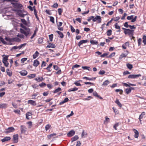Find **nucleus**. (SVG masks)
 Masks as SVG:
<instances>
[{
	"label": "nucleus",
	"instance_id": "obj_1",
	"mask_svg": "<svg viewBox=\"0 0 146 146\" xmlns=\"http://www.w3.org/2000/svg\"><path fill=\"white\" fill-rule=\"evenodd\" d=\"M20 26L22 28L25 30V31L24 30L22 29H20V30L21 33L22 34H24L26 36H27L30 32V29L24 26L22 24H21Z\"/></svg>",
	"mask_w": 146,
	"mask_h": 146
},
{
	"label": "nucleus",
	"instance_id": "obj_2",
	"mask_svg": "<svg viewBox=\"0 0 146 146\" xmlns=\"http://www.w3.org/2000/svg\"><path fill=\"white\" fill-rule=\"evenodd\" d=\"M102 19L100 16L96 15L95 17L94 16V18L93 19V21L94 22L97 21L98 23H100L102 22Z\"/></svg>",
	"mask_w": 146,
	"mask_h": 146
},
{
	"label": "nucleus",
	"instance_id": "obj_3",
	"mask_svg": "<svg viewBox=\"0 0 146 146\" xmlns=\"http://www.w3.org/2000/svg\"><path fill=\"white\" fill-rule=\"evenodd\" d=\"M137 17V16H135L134 18H133V16L131 15L130 16H127V19L129 20H130L131 19H132L131 22L132 23H134L136 21Z\"/></svg>",
	"mask_w": 146,
	"mask_h": 146
},
{
	"label": "nucleus",
	"instance_id": "obj_4",
	"mask_svg": "<svg viewBox=\"0 0 146 146\" xmlns=\"http://www.w3.org/2000/svg\"><path fill=\"white\" fill-rule=\"evenodd\" d=\"M13 143H17L18 142L19 137L18 134L14 135L12 140Z\"/></svg>",
	"mask_w": 146,
	"mask_h": 146
},
{
	"label": "nucleus",
	"instance_id": "obj_5",
	"mask_svg": "<svg viewBox=\"0 0 146 146\" xmlns=\"http://www.w3.org/2000/svg\"><path fill=\"white\" fill-rule=\"evenodd\" d=\"M134 31V30L127 29L126 31H124V33L125 35L128 34L129 35H133Z\"/></svg>",
	"mask_w": 146,
	"mask_h": 146
},
{
	"label": "nucleus",
	"instance_id": "obj_6",
	"mask_svg": "<svg viewBox=\"0 0 146 146\" xmlns=\"http://www.w3.org/2000/svg\"><path fill=\"white\" fill-rule=\"evenodd\" d=\"M56 25H57V28L60 31H63V28L62 27H60L61 26L62 24V22H58L57 20H56Z\"/></svg>",
	"mask_w": 146,
	"mask_h": 146
},
{
	"label": "nucleus",
	"instance_id": "obj_7",
	"mask_svg": "<svg viewBox=\"0 0 146 146\" xmlns=\"http://www.w3.org/2000/svg\"><path fill=\"white\" fill-rule=\"evenodd\" d=\"M141 76V75L140 74H131L129 75L128 76V78H137Z\"/></svg>",
	"mask_w": 146,
	"mask_h": 146
},
{
	"label": "nucleus",
	"instance_id": "obj_8",
	"mask_svg": "<svg viewBox=\"0 0 146 146\" xmlns=\"http://www.w3.org/2000/svg\"><path fill=\"white\" fill-rule=\"evenodd\" d=\"M15 130V128L13 127H9L5 129L6 131H5V133H10L14 131Z\"/></svg>",
	"mask_w": 146,
	"mask_h": 146
},
{
	"label": "nucleus",
	"instance_id": "obj_9",
	"mask_svg": "<svg viewBox=\"0 0 146 146\" xmlns=\"http://www.w3.org/2000/svg\"><path fill=\"white\" fill-rule=\"evenodd\" d=\"M27 128L25 125H21L20 126V130L21 133H25L27 131Z\"/></svg>",
	"mask_w": 146,
	"mask_h": 146
},
{
	"label": "nucleus",
	"instance_id": "obj_10",
	"mask_svg": "<svg viewBox=\"0 0 146 146\" xmlns=\"http://www.w3.org/2000/svg\"><path fill=\"white\" fill-rule=\"evenodd\" d=\"M26 43L21 44L20 46H15L12 47V49H16L18 48L19 49H21L23 47L25 46L26 45Z\"/></svg>",
	"mask_w": 146,
	"mask_h": 146
},
{
	"label": "nucleus",
	"instance_id": "obj_11",
	"mask_svg": "<svg viewBox=\"0 0 146 146\" xmlns=\"http://www.w3.org/2000/svg\"><path fill=\"white\" fill-rule=\"evenodd\" d=\"M32 113L31 112H28L26 114V118L28 119H29L32 118Z\"/></svg>",
	"mask_w": 146,
	"mask_h": 146
},
{
	"label": "nucleus",
	"instance_id": "obj_12",
	"mask_svg": "<svg viewBox=\"0 0 146 146\" xmlns=\"http://www.w3.org/2000/svg\"><path fill=\"white\" fill-rule=\"evenodd\" d=\"M11 3L15 7L18 8H21L23 7L22 5L21 4L15 3Z\"/></svg>",
	"mask_w": 146,
	"mask_h": 146
},
{
	"label": "nucleus",
	"instance_id": "obj_13",
	"mask_svg": "<svg viewBox=\"0 0 146 146\" xmlns=\"http://www.w3.org/2000/svg\"><path fill=\"white\" fill-rule=\"evenodd\" d=\"M75 133V131L74 130H72L67 134V135L68 137H71L74 135Z\"/></svg>",
	"mask_w": 146,
	"mask_h": 146
},
{
	"label": "nucleus",
	"instance_id": "obj_14",
	"mask_svg": "<svg viewBox=\"0 0 146 146\" xmlns=\"http://www.w3.org/2000/svg\"><path fill=\"white\" fill-rule=\"evenodd\" d=\"M133 131H134L135 133V134L134 136V137L135 138H137L139 135V133L138 131H137V130L135 129H133Z\"/></svg>",
	"mask_w": 146,
	"mask_h": 146
},
{
	"label": "nucleus",
	"instance_id": "obj_15",
	"mask_svg": "<svg viewBox=\"0 0 146 146\" xmlns=\"http://www.w3.org/2000/svg\"><path fill=\"white\" fill-rule=\"evenodd\" d=\"M56 32L57 33L58 37L61 38H64V35L62 32L58 31H56Z\"/></svg>",
	"mask_w": 146,
	"mask_h": 146
},
{
	"label": "nucleus",
	"instance_id": "obj_16",
	"mask_svg": "<svg viewBox=\"0 0 146 146\" xmlns=\"http://www.w3.org/2000/svg\"><path fill=\"white\" fill-rule=\"evenodd\" d=\"M8 107V104L6 103H1L0 104V108L5 109Z\"/></svg>",
	"mask_w": 146,
	"mask_h": 146
},
{
	"label": "nucleus",
	"instance_id": "obj_17",
	"mask_svg": "<svg viewBox=\"0 0 146 146\" xmlns=\"http://www.w3.org/2000/svg\"><path fill=\"white\" fill-rule=\"evenodd\" d=\"M28 103L29 104H30L32 106H36V102L32 100H29L28 101Z\"/></svg>",
	"mask_w": 146,
	"mask_h": 146
},
{
	"label": "nucleus",
	"instance_id": "obj_18",
	"mask_svg": "<svg viewBox=\"0 0 146 146\" xmlns=\"http://www.w3.org/2000/svg\"><path fill=\"white\" fill-rule=\"evenodd\" d=\"M19 73L22 76H26L28 73L27 71L25 70H23L20 72Z\"/></svg>",
	"mask_w": 146,
	"mask_h": 146
},
{
	"label": "nucleus",
	"instance_id": "obj_19",
	"mask_svg": "<svg viewBox=\"0 0 146 146\" xmlns=\"http://www.w3.org/2000/svg\"><path fill=\"white\" fill-rule=\"evenodd\" d=\"M11 139L10 137H5L3 139L1 140V141L2 142H4L5 141H8L10 140Z\"/></svg>",
	"mask_w": 146,
	"mask_h": 146
},
{
	"label": "nucleus",
	"instance_id": "obj_20",
	"mask_svg": "<svg viewBox=\"0 0 146 146\" xmlns=\"http://www.w3.org/2000/svg\"><path fill=\"white\" fill-rule=\"evenodd\" d=\"M55 70L58 71L56 72L55 73L58 74H60L61 73V71L60 69L57 66L55 65Z\"/></svg>",
	"mask_w": 146,
	"mask_h": 146
},
{
	"label": "nucleus",
	"instance_id": "obj_21",
	"mask_svg": "<svg viewBox=\"0 0 146 146\" xmlns=\"http://www.w3.org/2000/svg\"><path fill=\"white\" fill-rule=\"evenodd\" d=\"M88 41L87 40H82L80 41L78 43V45L80 46V45L83 43H86L88 42Z\"/></svg>",
	"mask_w": 146,
	"mask_h": 146
},
{
	"label": "nucleus",
	"instance_id": "obj_22",
	"mask_svg": "<svg viewBox=\"0 0 146 146\" xmlns=\"http://www.w3.org/2000/svg\"><path fill=\"white\" fill-rule=\"evenodd\" d=\"M5 39L7 41L9 42L10 43H9V44H12L10 43L13 42V38H10L6 37L5 38Z\"/></svg>",
	"mask_w": 146,
	"mask_h": 146
},
{
	"label": "nucleus",
	"instance_id": "obj_23",
	"mask_svg": "<svg viewBox=\"0 0 146 146\" xmlns=\"http://www.w3.org/2000/svg\"><path fill=\"white\" fill-rule=\"evenodd\" d=\"M39 64V62L37 60H34L33 62V65L35 67H37Z\"/></svg>",
	"mask_w": 146,
	"mask_h": 146
},
{
	"label": "nucleus",
	"instance_id": "obj_24",
	"mask_svg": "<svg viewBox=\"0 0 146 146\" xmlns=\"http://www.w3.org/2000/svg\"><path fill=\"white\" fill-rule=\"evenodd\" d=\"M115 103L117 104V105L120 107L121 108L122 105L120 102H119V100L118 99H116L115 101Z\"/></svg>",
	"mask_w": 146,
	"mask_h": 146
},
{
	"label": "nucleus",
	"instance_id": "obj_25",
	"mask_svg": "<svg viewBox=\"0 0 146 146\" xmlns=\"http://www.w3.org/2000/svg\"><path fill=\"white\" fill-rule=\"evenodd\" d=\"M55 47V45L53 43H49L46 46V48H54Z\"/></svg>",
	"mask_w": 146,
	"mask_h": 146
},
{
	"label": "nucleus",
	"instance_id": "obj_26",
	"mask_svg": "<svg viewBox=\"0 0 146 146\" xmlns=\"http://www.w3.org/2000/svg\"><path fill=\"white\" fill-rule=\"evenodd\" d=\"M35 80L37 82H39L43 80V78L42 77H38V78H35Z\"/></svg>",
	"mask_w": 146,
	"mask_h": 146
},
{
	"label": "nucleus",
	"instance_id": "obj_27",
	"mask_svg": "<svg viewBox=\"0 0 146 146\" xmlns=\"http://www.w3.org/2000/svg\"><path fill=\"white\" fill-rule=\"evenodd\" d=\"M83 79H86L87 80H94L96 79V78H90L89 77H88L86 76H85L83 77Z\"/></svg>",
	"mask_w": 146,
	"mask_h": 146
},
{
	"label": "nucleus",
	"instance_id": "obj_28",
	"mask_svg": "<svg viewBox=\"0 0 146 146\" xmlns=\"http://www.w3.org/2000/svg\"><path fill=\"white\" fill-rule=\"evenodd\" d=\"M39 54V53L37 51H36L35 54L33 55V58L35 59L38 56Z\"/></svg>",
	"mask_w": 146,
	"mask_h": 146
},
{
	"label": "nucleus",
	"instance_id": "obj_29",
	"mask_svg": "<svg viewBox=\"0 0 146 146\" xmlns=\"http://www.w3.org/2000/svg\"><path fill=\"white\" fill-rule=\"evenodd\" d=\"M129 42H126L124 44L122 45V47L123 49H125L127 48V46H129Z\"/></svg>",
	"mask_w": 146,
	"mask_h": 146
},
{
	"label": "nucleus",
	"instance_id": "obj_30",
	"mask_svg": "<svg viewBox=\"0 0 146 146\" xmlns=\"http://www.w3.org/2000/svg\"><path fill=\"white\" fill-rule=\"evenodd\" d=\"M110 81L108 80H106L102 84V86H106L110 84Z\"/></svg>",
	"mask_w": 146,
	"mask_h": 146
},
{
	"label": "nucleus",
	"instance_id": "obj_31",
	"mask_svg": "<svg viewBox=\"0 0 146 146\" xmlns=\"http://www.w3.org/2000/svg\"><path fill=\"white\" fill-rule=\"evenodd\" d=\"M79 137L77 135H75L71 139V141L72 142H74L76 140H77Z\"/></svg>",
	"mask_w": 146,
	"mask_h": 146
},
{
	"label": "nucleus",
	"instance_id": "obj_32",
	"mask_svg": "<svg viewBox=\"0 0 146 146\" xmlns=\"http://www.w3.org/2000/svg\"><path fill=\"white\" fill-rule=\"evenodd\" d=\"M6 72L8 75L10 77L12 76V72L9 70V69H7L6 70Z\"/></svg>",
	"mask_w": 146,
	"mask_h": 146
},
{
	"label": "nucleus",
	"instance_id": "obj_33",
	"mask_svg": "<svg viewBox=\"0 0 146 146\" xmlns=\"http://www.w3.org/2000/svg\"><path fill=\"white\" fill-rule=\"evenodd\" d=\"M36 75L35 74H30L27 76L28 78L29 79H32L36 77Z\"/></svg>",
	"mask_w": 146,
	"mask_h": 146
},
{
	"label": "nucleus",
	"instance_id": "obj_34",
	"mask_svg": "<svg viewBox=\"0 0 146 146\" xmlns=\"http://www.w3.org/2000/svg\"><path fill=\"white\" fill-rule=\"evenodd\" d=\"M127 54H125L124 53H122L120 55L119 57V60H121L123 58L127 56Z\"/></svg>",
	"mask_w": 146,
	"mask_h": 146
},
{
	"label": "nucleus",
	"instance_id": "obj_35",
	"mask_svg": "<svg viewBox=\"0 0 146 146\" xmlns=\"http://www.w3.org/2000/svg\"><path fill=\"white\" fill-rule=\"evenodd\" d=\"M82 68H83L84 70H87L89 71H90L91 70V68L89 66H82Z\"/></svg>",
	"mask_w": 146,
	"mask_h": 146
},
{
	"label": "nucleus",
	"instance_id": "obj_36",
	"mask_svg": "<svg viewBox=\"0 0 146 146\" xmlns=\"http://www.w3.org/2000/svg\"><path fill=\"white\" fill-rule=\"evenodd\" d=\"M90 42L91 44L93 45L97 44L98 43L97 41L93 40H91L90 41Z\"/></svg>",
	"mask_w": 146,
	"mask_h": 146
},
{
	"label": "nucleus",
	"instance_id": "obj_37",
	"mask_svg": "<svg viewBox=\"0 0 146 146\" xmlns=\"http://www.w3.org/2000/svg\"><path fill=\"white\" fill-rule=\"evenodd\" d=\"M43 39L44 38L43 37H40L38 38V40L39 44H41L43 42Z\"/></svg>",
	"mask_w": 146,
	"mask_h": 146
},
{
	"label": "nucleus",
	"instance_id": "obj_38",
	"mask_svg": "<svg viewBox=\"0 0 146 146\" xmlns=\"http://www.w3.org/2000/svg\"><path fill=\"white\" fill-rule=\"evenodd\" d=\"M112 31L110 29L108 30L106 32V34L107 36H110L112 34Z\"/></svg>",
	"mask_w": 146,
	"mask_h": 146
},
{
	"label": "nucleus",
	"instance_id": "obj_39",
	"mask_svg": "<svg viewBox=\"0 0 146 146\" xmlns=\"http://www.w3.org/2000/svg\"><path fill=\"white\" fill-rule=\"evenodd\" d=\"M13 42L16 41L17 42H19L21 40V39H20L17 37L13 38Z\"/></svg>",
	"mask_w": 146,
	"mask_h": 146
},
{
	"label": "nucleus",
	"instance_id": "obj_40",
	"mask_svg": "<svg viewBox=\"0 0 146 146\" xmlns=\"http://www.w3.org/2000/svg\"><path fill=\"white\" fill-rule=\"evenodd\" d=\"M127 67L130 70H131L133 68L132 65L130 64L129 63H128L126 64Z\"/></svg>",
	"mask_w": 146,
	"mask_h": 146
},
{
	"label": "nucleus",
	"instance_id": "obj_41",
	"mask_svg": "<svg viewBox=\"0 0 146 146\" xmlns=\"http://www.w3.org/2000/svg\"><path fill=\"white\" fill-rule=\"evenodd\" d=\"M125 92L127 94H128L131 92V90L129 88L126 89Z\"/></svg>",
	"mask_w": 146,
	"mask_h": 146
},
{
	"label": "nucleus",
	"instance_id": "obj_42",
	"mask_svg": "<svg viewBox=\"0 0 146 146\" xmlns=\"http://www.w3.org/2000/svg\"><path fill=\"white\" fill-rule=\"evenodd\" d=\"M143 42L144 43V45H146V36L144 35L143 36Z\"/></svg>",
	"mask_w": 146,
	"mask_h": 146
},
{
	"label": "nucleus",
	"instance_id": "obj_43",
	"mask_svg": "<svg viewBox=\"0 0 146 146\" xmlns=\"http://www.w3.org/2000/svg\"><path fill=\"white\" fill-rule=\"evenodd\" d=\"M14 112L16 113L17 114L19 115H21V113L20 110L18 109L14 110Z\"/></svg>",
	"mask_w": 146,
	"mask_h": 146
},
{
	"label": "nucleus",
	"instance_id": "obj_44",
	"mask_svg": "<svg viewBox=\"0 0 146 146\" xmlns=\"http://www.w3.org/2000/svg\"><path fill=\"white\" fill-rule=\"evenodd\" d=\"M8 56H5L4 57L3 59V62H7V60H8Z\"/></svg>",
	"mask_w": 146,
	"mask_h": 146
},
{
	"label": "nucleus",
	"instance_id": "obj_45",
	"mask_svg": "<svg viewBox=\"0 0 146 146\" xmlns=\"http://www.w3.org/2000/svg\"><path fill=\"white\" fill-rule=\"evenodd\" d=\"M115 91L116 92H119V94L121 95H122L123 93V91L121 90L120 89H117L115 90Z\"/></svg>",
	"mask_w": 146,
	"mask_h": 146
},
{
	"label": "nucleus",
	"instance_id": "obj_46",
	"mask_svg": "<svg viewBox=\"0 0 146 146\" xmlns=\"http://www.w3.org/2000/svg\"><path fill=\"white\" fill-rule=\"evenodd\" d=\"M51 127V126L49 124H47L45 127V129L47 131Z\"/></svg>",
	"mask_w": 146,
	"mask_h": 146
},
{
	"label": "nucleus",
	"instance_id": "obj_47",
	"mask_svg": "<svg viewBox=\"0 0 146 146\" xmlns=\"http://www.w3.org/2000/svg\"><path fill=\"white\" fill-rule=\"evenodd\" d=\"M32 86L34 88H35V89L37 88V89L38 88V86L37 84H34L32 85Z\"/></svg>",
	"mask_w": 146,
	"mask_h": 146
},
{
	"label": "nucleus",
	"instance_id": "obj_48",
	"mask_svg": "<svg viewBox=\"0 0 146 146\" xmlns=\"http://www.w3.org/2000/svg\"><path fill=\"white\" fill-rule=\"evenodd\" d=\"M53 35L52 34L49 35V40L50 41H52L53 38Z\"/></svg>",
	"mask_w": 146,
	"mask_h": 146
},
{
	"label": "nucleus",
	"instance_id": "obj_49",
	"mask_svg": "<svg viewBox=\"0 0 146 146\" xmlns=\"http://www.w3.org/2000/svg\"><path fill=\"white\" fill-rule=\"evenodd\" d=\"M119 124V123H116L114 125H113V128L116 130L117 129V127H118Z\"/></svg>",
	"mask_w": 146,
	"mask_h": 146
},
{
	"label": "nucleus",
	"instance_id": "obj_50",
	"mask_svg": "<svg viewBox=\"0 0 146 146\" xmlns=\"http://www.w3.org/2000/svg\"><path fill=\"white\" fill-rule=\"evenodd\" d=\"M27 59V58H22L21 59V62L22 63H23L24 62L26 61Z\"/></svg>",
	"mask_w": 146,
	"mask_h": 146
},
{
	"label": "nucleus",
	"instance_id": "obj_51",
	"mask_svg": "<svg viewBox=\"0 0 146 146\" xmlns=\"http://www.w3.org/2000/svg\"><path fill=\"white\" fill-rule=\"evenodd\" d=\"M105 71L103 70H101L99 72V74L100 75H103L105 74Z\"/></svg>",
	"mask_w": 146,
	"mask_h": 146
},
{
	"label": "nucleus",
	"instance_id": "obj_52",
	"mask_svg": "<svg viewBox=\"0 0 146 146\" xmlns=\"http://www.w3.org/2000/svg\"><path fill=\"white\" fill-rule=\"evenodd\" d=\"M145 115V113L144 112H143L141 113V114H140L139 116V117H140V118L142 119L143 118V116Z\"/></svg>",
	"mask_w": 146,
	"mask_h": 146
},
{
	"label": "nucleus",
	"instance_id": "obj_53",
	"mask_svg": "<svg viewBox=\"0 0 146 146\" xmlns=\"http://www.w3.org/2000/svg\"><path fill=\"white\" fill-rule=\"evenodd\" d=\"M39 86L41 87H44L46 86V84L44 82H42L39 84Z\"/></svg>",
	"mask_w": 146,
	"mask_h": 146
},
{
	"label": "nucleus",
	"instance_id": "obj_54",
	"mask_svg": "<svg viewBox=\"0 0 146 146\" xmlns=\"http://www.w3.org/2000/svg\"><path fill=\"white\" fill-rule=\"evenodd\" d=\"M21 21L22 23L24 25H27V22L25 19H21Z\"/></svg>",
	"mask_w": 146,
	"mask_h": 146
},
{
	"label": "nucleus",
	"instance_id": "obj_55",
	"mask_svg": "<svg viewBox=\"0 0 146 146\" xmlns=\"http://www.w3.org/2000/svg\"><path fill=\"white\" fill-rule=\"evenodd\" d=\"M80 81L79 80V81L76 82L74 83V84L77 86H80L81 85V84H80V83L78 82Z\"/></svg>",
	"mask_w": 146,
	"mask_h": 146
},
{
	"label": "nucleus",
	"instance_id": "obj_56",
	"mask_svg": "<svg viewBox=\"0 0 146 146\" xmlns=\"http://www.w3.org/2000/svg\"><path fill=\"white\" fill-rule=\"evenodd\" d=\"M141 41L142 40L141 38H139L138 40V44L139 46L141 45Z\"/></svg>",
	"mask_w": 146,
	"mask_h": 146
},
{
	"label": "nucleus",
	"instance_id": "obj_57",
	"mask_svg": "<svg viewBox=\"0 0 146 146\" xmlns=\"http://www.w3.org/2000/svg\"><path fill=\"white\" fill-rule=\"evenodd\" d=\"M3 62L4 64V66L5 67H8L9 64V63L8 62V61H7V62Z\"/></svg>",
	"mask_w": 146,
	"mask_h": 146
},
{
	"label": "nucleus",
	"instance_id": "obj_58",
	"mask_svg": "<svg viewBox=\"0 0 146 146\" xmlns=\"http://www.w3.org/2000/svg\"><path fill=\"white\" fill-rule=\"evenodd\" d=\"M115 28L117 29H120V27L116 23L115 25Z\"/></svg>",
	"mask_w": 146,
	"mask_h": 146
},
{
	"label": "nucleus",
	"instance_id": "obj_59",
	"mask_svg": "<svg viewBox=\"0 0 146 146\" xmlns=\"http://www.w3.org/2000/svg\"><path fill=\"white\" fill-rule=\"evenodd\" d=\"M115 54V52H113L111 53L108 56L109 58H111L113 56H114Z\"/></svg>",
	"mask_w": 146,
	"mask_h": 146
},
{
	"label": "nucleus",
	"instance_id": "obj_60",
	"mask_svg": "<svg viewBox=\"0 0 146 146\" xmlns=\"http://www.w3.org/2000/svg\"><path fill=\"white\" fill-rule=\"evenodd\" d=\"M80 65H78V64H75V65H74L72 67V69H74V68H78L79 67H80Z\"/></svg>",
	"mask_w": 146,
	"mask_h": 146
},
{
	"label": "nucleus",
	"instance_id": "obj_61",
	"mask_svg": "<svg viewBox=\"0 0 146 146\" xmlns=\"http://www.w3.org/2000/svg\"><path fill=\"white\" fill-rule=\"evenodd\" d=\"M62 12V9L61 8H59L58 9V12L59 15H60Z\"/></svg>",
	"mask_w": 146,
	"mask_h": 146
},
{
	"label": "nucleus",
	"instance_id": "obj_62",
	"mask_svg": "<svg viewBox=\"0 0 146 146\" xmlns=\"http://www.w3.org/2000/svg\"><path fill=\"white\" fill-rule=\"evenodd\" d=\"M93 18H94L93 16H91L88 17V19H87V21H88L90 22L92 19V20H93Z\"/></svg>",
	"mask_w": 146,
	"mask_h": 146
},
{
	"label": "nucleus",
	"instance_id": "obj_63",
	"mask_svg": "<svg viewBox=\"0 0 146 146\" xmlns=\"http://www.w3.org/2000/svg\"><path fill=\"white\" fill-rule=\"evenodd\" d=\"M70 29L72 32L73 33L75 32V29L71 25H70Z\"/></svg>",
	"mask_w": 146,
	"mask_h": 146
},
{
	"label": "nucleus",
	"instance_id": "obj_64",
	"mask_svg": "<svg viewBox=\"0 0 146 146\" xmlns=\"http://www.w3.org/2000/svg\"><path fill=\"white\" fill-rule=\"evenodd\" d=\"M55 135V133H53V134H51L50 135L48 136V137L49 139H50L51 137H53Z\"/></svg>",
	"mask_w": 146,
	"mask_h": 146
}]
</instances>
